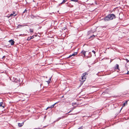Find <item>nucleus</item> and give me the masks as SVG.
<instances>
[{
  "label": "nucleus",
  "instance_id": "f257e3e1",
  "mask_svg": "<svg viewBox=\"0 0 129 129\" xmlns=\"http://www.w3.org/2000/svg\"><path fill=\"white\" fill-rule=\"evenodd\" d=\"M116 16L115 15L113 14H109L107 16L105 17L102 19L105 21L107 22L112 20L116 18Z\"/></svg>",
  "mask_w": 129,
  "mask_h": 129
},
{
  "label": "nucleus",
  "instance_id": "f03ea898",
  "mask_svg": "<svg viewBox=\"0 0 129 129\" xmlns=\"http://www.w3.org/2000/svg\"><path fill=\"white\" fill-rule=\"evenodd\" d=\"M88 75V73L87 72H85L83 73L82 75L81 80H83L85 81L86 79V78L87 76Z\"/></svg>",
  "mask_w": 129,
  "mask_h": 129
},
{
  "label": "nucleus",
  "instance_id": "7ed1b4c3",
  "mask_svg": "<svg viewBox=\"0 0 129 129\" xmlns=\"http://www.w3.org/2000/svg\"><path fill=\"white\" fill-rule=\"evenodd\" d=\"M10 43L11 44V45H13L14 44L15 42L13 40H11L9 41Z\"/></svg>",
  "mask_w": 129,
  "mask_h": 129
},
{
  "label": "nucleus",
  "instance_id": "20e7f679",
  "mask_svg": "<svg viewBox=\"0 0 129 129\" xmlns=\"http://www.w3.org/2000/svg\"><path fill=\"white\" fill-rule=\"evenodd\" d=\"M59 102H56V103H55V104H54L52 105V106H51L48 107L46 109V110H47L48 109V108H53L54 106V105H55L56 104H57Z\"/></svg>",
  "mask_w": 129,
  "mask_h": 129
},
{
  "label": "nucleus",
  "instance_id": "39448f33",
  "mask_svg": "<svg viewBox=\"0 0 129 129\" xmlns=\"http://www.w3.org/2000/svg\"><path fill=\"white\" fill-rule=\"evenodd\" d=\"M114 69L115 70L117 69L118 70H119V66L118 64H116V66L114 67Z\"/></svg>",
  "mask_w": 129,
  "mask_h": 129
},
{
  "label": "nucleus",
  "instance_id": "423d86ee",
  "mask_svg": "<svg viewBox=\"0 0 129 129\" xmlns=\"http://www.w3.org/2000/svg\"><path fill=\"white\" fill-rule=\"evenodd\" d=\"M13 12V13L10 14L9 16L10 17H12L13 16V17H14L17 15V14L15 13L14 12Z\"/></svg>",
  "mask_w": 129,
  "mask_h": 129
},
{
  "label": "nucleus",
  "instance_id": "0eeeda50",
  "mask_svg": "<svg viewBox=\"0 0 129 129\" xmlns=\"http://www.w3.org/2000/svg\"><path fill=\"white\" fill-rule=\"evenodd\" d=\"M3 107V108H4L5 107V106H4V104H3V102H2L0 103V107Z\"/></svg>",
  "mask_w": 129,
  "mask_h": 129
},
{
  "label": "nucleus",
  "instance_id": "6e6552de",
  "mask_svg": "<svg viewBox=\"0 0 129 129\" xmlns=\"http://www.w3.org/2000/svg\"><path fill=\"white\" fill-rule=\"evenodd\" d=\"M127 101H126L123 103L122 107L121 108V109L123 107H124L126 105H127Z\"/></svg>",
  "mask_w": 129,
  "mask_h": 129
},
{
  "label": "nucleus",
  "instance_id": "1a4fd4ad",
  "mask_svg": "<svg viewBox=\"0 0 129 129\" xmlns=\"http://www.w3.org/2000/svg\"><path fill=\"white\" fill-rule=\"evenodd\" d=\"M24 122H22L21 123H18V125L19 127L22 126L23 125Z\"/></svg>",
  "mask_w": 129,
  "mask_h": 129
},
{
  "label": "nucleus",
  "instance_id": "9d476101",
  "mask_svg": "<svg viewBox=\"0 0 129 129\" xmlns=\"http://www.w3.org/2000/svg\"><path fill=\"white\" fill-rule=\"evenodd\" d=\"M15 82L17 83H20L21 82V80H20V79H19V80H18L17 79H15Z\"/></svg>",
  "mask_w": 129,
  "mask_h": 129
},
{
  "label": "nucleus",
  "instance_id": "9b49d317",
  "mask_svg": "<svg viewBox=\"0 0 129 129\" xmlns=\"http://www.w3.org/2000/svg\"><path fill=\"white\" fill-rule=\"evenodd\" d=\"M64 118V116H62V117H59L55 121V122L56 121H59L60 119H62V118Z\"/></svg>",
  "mask_w": 129,
  "mask_h": 129
},
{
  "label": "nucleus",
  "instance_id": "f8f14e48",
  "mask_svg": "<svg viewBox=\"0 0 129 129\" xmlns=\"http://www.w3.org/2000/svg\"><path fill=\"white\" fill-rule=\"evenodd\" d=\"M81 53H82V54H83L84 55V56H85V54H86V51L84 50H83L81 52Z\"/></svg>",
  "mask_w": 129,
  "mask_h": 129
},
{
  "label": "nucleus",
  "instance_id": "ddd939ff",
  "mask_svg": "<svg viewBox=\"0 0 129 129\" xmlns=\"http://www.w3.org/2000/svg\"><path fill=\"white\" fill-rule=\"evenodd\" d=\"M80 81H81L80 84L81 85V86L83 84V82L84 81V80H80Z\"/></svg>",
  "mask_w": 129,
  "mask_h": 129
},
{
  "label": "nucleus",
  "instance_id": "4468645a",
  "mask_svg": "<svg viewBox=\"0 0 129 129\" xmlns=\"http://www.w3.org/2000/svg\"><path fill=\"white\" fill-rule=\"evenodd\" d=\"M30 31V33H33L34 32V30L33 29L30 28L29 29Z\"/></svg>",
  "mask_w": 129,
  "mask_h": 129
},
{
  "label": "nucleus",
  "instance_id": "2eb2a0df",
  "mask_svg": "<svg viewBox=\"0 0 129 129\" xmlns=\"http://www.w3.org/2000/svg\"><path fill=\"white\" fill-rule=\"evenodd\" d=\"M77 52H74L73 54H72V55L74 56L77 55Z\"/></svg>",
  "mask_w": 129,
  "mask_h": 129
},
{
  "label": "nucleus",
  "instance_id": "dca6fc26",
  "mask_svg": "<svg viewBox=\"0 0 129 129\" xmlns=\"http://www.w3.org/2000/svg\"><path fill=\"white\" fill-rule=\"evenodd\" d=\"M95 36H94V35H93L92 36L90 37L89 38V39H91L92 38H94Z\"/></svg>",
  "mask_w": 129,
  "mask_h": 129
},
{
  "label": "nucleus",
  "instance_id": "f3484780",
  "mask_svg": "<svg viewBox=\"0 0 129 129\" xmlns=\"http://www.w3.org/2000/svg\"><path fill=\"white\" fill-rule=\"evenodd\" d=\"M68 0H63L62 3H61L60 4H62L63 3H64L66 2Z\"/></svg>",
  "mask_w": 129,
  "mask_h": 129
},
{
  "label": "nucleus",
  "instance_id": "a211bd4d",
  "mask_svg": "<svg viewBox=\"0 0 129 129\" xmlns=\"http://www.w3.org/2000/svg\"><path fill=\"white\" fill-rule=\"evenodd\" d=\"M27 10H26V9H25V10L23 12V13H27Z\"/></svg>",
  "mask_w": 129,
  "mask_h": 129
},
{
  "label": "nucleus",
  "instance_id": "6ab92c4d",
  "mask_svg": "<svg viewBox=\"0 0 129 129\" xmlns=\"http://www.w3.org/2000/svg\"><path fill=\"white\" fill-rule=\"evenodd\" d=\"M31 39V38H30V37H28L27 38V41H29Z\"/></svg>",
  "mask_w": 129,
  "mask_h": 129
},
{
  "label": "nucleus",
  "instance_id": "aec40b11",
  "mask_svg": "<svg viewBox=\"0 0 129 129\" xmlns=\"http://www.w3.org/2000/svg\"><path fill=\"white\" fill-rule=\"evenodd\" d=\"M106 93H107L106 92L104 91L102 93V94L103 95H104Z\"/></svg>",
  "mask_w": 129,
  "mask_h": 129
},
{
  "label": "nucleus",
  "instance_id": "412c9836",
  "mask_svg": "<svg viewBox=\"0 0 129 129\" xmlns=\"http://www.w3.org/2000/svg\"><path fill=\"white\" fill-rule=\"evenodd\" d=\"M78 1V0H71V1L77 2Z\"/></svg>",
  "mask_w": 129,
  "mask_h": 129
},
{
  "label": "nucleus",
  "instance_id": "4be33fe9",
  "mask_svg": "<svg viewBox=\"0 0 129 129\" xmlns=\"http://www.w3.org/2000/svg\"><path fill=\"white\" fill-rule=\"evenodd\" d=\"M51 78H52V77H50V78L49 79V80H48V81H49V83H50V81H51Z\"/></svg>",
  "mask_w": 129,
  "mask_h": 129
},
{
  "label": "nucleus",
  "instance_id": "5701e85b",
  "mask_svg": "<svg viewBox=\"0 0 129 129\" xmlns=\"http://www.w3.org/2000/svg\"><path fill=\"white\" fill-rule=\"evenodd\" d=\"M74 110V108H72L71 110H70L68 113H69L70 112H71L73 111V110Z\"/></svg>",
  "mask_w": 129,
  "mask_h": 129
},
{
  "label": "nucleus",
  "instance_id": "b1692460",
  "mask_svg": "<svg viewBox=\"0 0 129 129\" xmlns=\"http://www.w3.org/2000/svg\"><path fill=\"white\" fill-rule=\"evenodd\" d=\"M30 37V38H31V39L34 38V36H32Z\"/></svg>",
  "mask_w": 129,
  "mask_h": 129
},
{
  "label": "nucleus",
  "instance_id": "393cba45",
  "mask_svg": "<svg viewBox=\"0 0 129 129\" xmlns=\"http://www.w3.org/2000/svg\"><path fill=\"white\" fill-rule=\"evenodd\" d=\"M92 52H93V53L95 55V52L93 50L92 51Z\"/></svg>",
  "mask_w": 129,
  "mask_h": 129
},
{
  "label": "nucleus",
  "instance_id": "a878e982",
  "mask_svg": "<svg viewBox=\"0 0 129 129\" xmlns=\"http://www.w3.org/2000/svg\"><path fill=\"white\" fill-rule=\"evenodd\" d=\"M126 60L127 62H128L129 61V60L127 59H126Z\"/></svg>",
  "mask_w": 129,
  "mask_h": 129
},
{
  "label": "nucleus",
  "instance_id": "bb28decb",
  "mask_svg": "<svg viewBox=\"0 0 129 129\" xmlns=\"http://www.w3.org/2000/svg\"><path fill=\"white\" fill-rule=\"evenodd\" d=\"M82 126L78 128V129H82Z\"/></svg>",
  "mask_w": 129,
  "mask_h": 129
},
{
  "label": "nucleus",
  "instance_id": "cd10ccee",
  "mask_svg": "<svg viewBox=\"0 0 129 129\" xmlns=\"http://www.w3.org/2000/svg\"><path fill=\"white\" fill-rule=\"evenodd\" d=\"M72 56H73L72 55H70L68 57V58H70Z\"/></svg>",
  "mask_w": 129,
  "mask_h": 129
},
{
  "label": "nucleus",
  "instance_id": "c85d7f7f",
  "mask_svg": "<svg viewBox=\"0 0 129 129\" xmlns=\"http://www.w3.org/2000/svg\"><path fill=\"white\" fill-rule=\"evenodd\" d=\"M6 57V56H4L2 58L3 59L5 58Z\"/></svg>",
  "mask_w": 129,
  "mask_h": 129
},
{
  "label": "nucleus",
  "instance_id": "c756f323",
  "mask_svg": "<svg viewBox=\"0 0 129 129\" xmlns=\"http://www.w3.org/2000/svg\"><path fill=\"white\" fill-rule=\"evenodd\" d=\"M126 74L128 75H129V71H128L127 73Z\"/></svg>",
  "mask_w": 129,
  "mask_h": 129
},
{
  "label": "nucleus",
  "instance_id": "7c9ffc66",
  "mask_svg": "<svg viewBox=\"0 0 129 129\" xmlns=\"http://www.w3.org/2000/svg\"><path fill=\"white\" fill-rule=\"evenodd\" d=\"M34 17V16L32 15V16H31V18H33Z\"/></svg>",
  "mask_w": 129,
  "mask_h": 129
},
{
  "label": "nucleus",
  "instance_id": "2f4dec72",
  "mask_svg": "<svg viewBox=\"0 0 129 129\" xmlns=\"http://www.w3.org/2000/svg\"><path fill=\"white\" fill-rule=\"evenodd\" d=\"M46 82H47L48 83V84H49V81L48 80V81H46Z\"/></svg>",
  "mask_w": 129,
  "mask_h": 129
},
{
  "label": "nucleus",
  "instance_id": "473e14b6",
  "mask_svg": "<svg viewBox=\"0 0 129 129\" xmlns=\"http://www.w3.org/2000/svg\"><path fill=\"white\" fill-rule=\"evenodd\" d=\"M76 108V107H74L73 108H74V109H75Z\"/></svg>",
  "mask_w": 129,
  "mask_h": 129
},
{
  "label": "nucleus",
  "instance_id": "72a5a7b5",
  "mask_svg": "<svg viewBox=\"0 0 129 129\" xmlns=\"http://www.w3.org/2000/svg\"><path fill=\"white\" fill-rule=\"evenodd\" d=\"M42 84V83H41V84H40V86H41V85Z\"/></svg>",
  "mask_w": 129,
  "mask_h": 129
},
{
  "label": "nucleus",
  "instance_id": "f704fd0d",
  "mask_svg": "<svg viewBox=\"0 0 129 129\" xmlns=\"http://www.w3.org/2000/svg\"><path fill=\"white\" fill-rule=\"evenodd\" d=\"M74 105H76V103H74Z\"/></svg>",
  "mask_w": 129,
  "mask_h": 129
},
{
  "label": "nucleus",
  "instance_id": "c9c22d12",
  "mask_svg": "<svg viewBox=\"0 0 129 129\" xmlns=\"http://www.w3.org/2000/svg\"><path fill=\"white\" fill-rule=\"evenodd\" d=\"M70 114V115H72L73 114Z\"/></svg>",
  "mask_w": 129,
  "mask_h": 129
},
{
  "label": "nucleus",
  "instance_id": "e433bc0d",
  "mask_svg": "<svg viewBox=\"0 0 129 129\" xmlns=\"http://www.w3.org/2000/svg\"><path fill=\"white\" fill-rule=\"evenodd\" d=\"M63 96H62V97L63 98Z\"/></svg>",
  "mask_w": 129,
  "mask_h": 129
},
{
  "label": "nucleus",
  "instance_id": "4c0bfd02",
  "mask_svg": "<svg viewBox=\"0 0 129 129\" xmlns=\"http://www.w3.org/2000/svg\"><path fill=\"white\" fill-rule=\"evenodd\" d=\"M26 3H27V2H26Z\"/></svg>",
  "mask_w": 129,
  "mask_h": 129
},
{
  "label": "nucleus",
  "instance_id": "58836bf2",
  "mask_svg": "<svg viewBox=\"0 0 129 129\" xmlns=\"http://www.w3.org/2000/svg\"><path fill=\"white\" fill-rule=\"evenodd\" d=\"M67 113H66V114H67Z\"/></svg>",
  "mask_w": 129,
  "mask_h": 129
},
{
  "label": "nucleus",
  "instance_id": "ea45409f",
  "mask_svg": "<svg viewBox=\"0 0 129 129\" xmlns=\"http://www.w3.org/2000/svg\"><path fill=\"white\" fill-rule=\"evenodd\" d=\"M67 113H66V114H67Z\"/></svg>",
  "mask_w": 129,
  "mask_h": 129
}]
</instances>
